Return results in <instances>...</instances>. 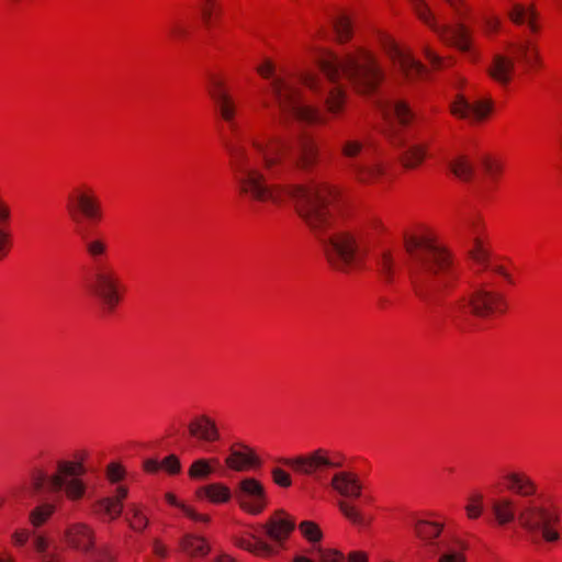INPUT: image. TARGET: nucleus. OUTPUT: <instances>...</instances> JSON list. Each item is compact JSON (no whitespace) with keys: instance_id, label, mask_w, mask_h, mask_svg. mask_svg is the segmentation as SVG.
<instances>
[{"instance_id":"f257e3e1","label":"nucleus","mask_w":562,"mask_h":562,"mask_svg":"<svg viewBox=\"0 0 562 562\" xmlns=\"http://www.w3.org/2000/svg\"><path fill=\"white\" fill-rule=\"evenodd\" d=\"M209 93L229 132L221 139L239 193L256 202L273 204L290 198L299 215L318 237L329 263L342 272L360 268L367 249L355 235L333 226L330 206L338 198L334 187L268 183L269 179H285L296 169L312 168L318 160L316 144L307 136H300L294 148L285 138L265 132L244 138L237 121V103L224 82L212 78Z\"/></svg>"},{"instance_id":"f03ea898","label":"nucleus","mask_w":562,"mask_h":562,"mask_svg":"<svg viewBox=\"0 0 562 562\" xmlns=\"http://www.w3.org/2000/svg\"><path fill=\"white\" fill-rule=\"evenodd\" d=\"M318 66L325 80L312 74H303L300 81L312 91L323 94L328 112L338 114L345 103V91L338 82L345 78L359 92L372 93L384 78V72L376 58L369 50L358 47L347 52L342 57L324 53Z\"/></svg>"},{"instance_id":"7ed1b4c3","label":"nucleus","mask_w":562,"mask_h":562,"mask_svg":"<svg viewBox=\"0 0 562 562\" xmlns=\"http://www.w3.org/2000/svg\"><path fill=\"white\" fill-rule=\"evenodd\" d=\"M86 468L82 461L58 459L54 471L48 473L43 469H35L31 475V487L34 493L41 494L38 504L29 513L32 530L20 529L12 533L15 547H23L35 532L43 528L57 512L58 506L66 498L77 503L85 498L88 485L83 480Z\"/></svg>"},{"instance_id":"20e7f679","label":"nucleus","mask_w":562,"mask_h":562,"mask_svg":"<svg viewBox=\"0 0 562 562\" xmlns=\"http://www.w3.org/2000/svg\"><path fill=\"white\" fill-rule=\"evenodd\" d=\"M411 257L409 278L415 294L428 306L442 303L452 280L449 255L429 236H404Z\"/></svg>"},{"instance_id":"39448f33","label":"nucleus","mask_w":562,"mask_h":562,"mask_svg":"<svg viewBox=\"0 0 562 562\" xmlns=\"http://www.w3.org/2000/svg\"><path fill=\"white\" fill-rule=\"evenodd\" d=\"M491 510L499 526L517 520L526 531L547 542L560 539L559 515L546 499H514L504 496L492 501Z\"/></svg>"},{"instance_id":"423d86ee","label":"nucleus","mask_w":562,"mask_h":562,"mask_svg":"<svg viewBox=\"0 0 562 562\" xmlns=\"http://www.w3.org/2000/svg\"><path fill=\"white\" fill-rule=\"evenodd\" d=\"M257 71L261 77L270 79L271 92L279 106L280 123L283 126L288 127L292 120L301 123L323 122L318 110L302 101L294 79L274 75V67L268 60Z\"/></svg>"},{"instance_id":"0eeeda50","label":"nucleus","mask_w":562,"mask_h":562,"mask_svg":"<svg viewBox=\"0 0 562 562\" xmlns=\"http://www.w3.org/2000/svg\"><path fill=\"white\" fill-rule=\"evenodd\" d=\"M85 249L91 260V276L88 289L102 304L112 312L122 297V284L115 269L106 261L108 244L102 238L85 240Z\"/></svg>"},{"instance_id":"6e6552de","label":"nucleus","mask_w":562,"mask_h":562,"mask_svg":"<svg viewBox=\"0 0 562 562\" xmlns=\"http://www.w3.org/2000/svg\"><path fill=\"white\" fill-rule=\"evenodd\" d=\"M515 61L525 71H531L541 66V57L538 46L531 40H524L510 45V56L496 54L487 68L490 77L499 85L510 82L516 67Z\"/></svg>"},{"instance_id":"1a4fd4ad","label":"nucleus","mask_w":562,"mask_h":562,"mask_svg":"<svg viewBox=\"0 0 562 562\" xmlns=\"http://www.w3.org/2000/svg\"><path fill=\"white\" fill-rule=\"evenodd\" d=\"M344 167L349 176L359 183L371 184L385 173L382 159L373 153L364 150V145L357 139H348L341 144Z\"/></svg>"},{"instance_id":"9d476101","label":"nucleus","mask_w":562,"mask_h":562,"mask_svg":"<svg viewBox=\"0 0 562 562\" xmlns=\"http://www.w3.org/2000/svg\"><path fill=\"white\" fill-rule=\"evenodd\" d=\"M344 462L342 454L323 448L313 450L307 454L283 460V464L318 483L327 482L328 471L341 468Z\"/></svg>"},{"instance_id":"9b49d317","label":"nucleus","mask_w":562,"mask_h":562,"mask_svg":"<svg viewBox=\"0 0 562 562\" xmlns=\"http://www.w3.org/2000/svg\"><path fill=\"white\" fill-rule=\"evenodd\" d=\"M64 540L69 548L83 553L87 562H113L114 560L106 548L94 547V531L85 522L69 524L64 531Z\"/></svg>"},{"instance_id":"f8f14e48","label":"nucleus","mask_w":562,"mask_h":562,"mask_svg":"<svg viewBox=\"0 0 562 562\" xmlns=\"http://www.w3.org/2000/svg\"><path fill=\"white\" fill-rule=\"evenodd\" d=\"M506 300L503 294L476 286L469 297H463L456 303V314L470 312L477 317H487L493 313H505Z\"/></svg>"},{"instance_id":"ddd939ff","label":"nucleus","mask_w":562,"mask_h":562,"mask_svg":"<svg viewBox=\"0 0 562 562\" xmlns=\"http://www.w3.org/2000/svg\"><path fill=\"white\" fill-rule=\"evenodd\" d=\"M422 21L429 25L435 32L440 34L443 41L457 46L462 52L470 49L468 30L461 23L456 26H440L435 22V18L424 0H409Z\"/></svg>"},{"instance_id":"4468645a","label":"nucleus","mask_w":562,"mask_h":562,"mask_svg":"<svg viewBox=\"0 0 562 562\" xmlns=\"http://www.w3.org/2000/svg\"><path fill=\"white\" fill-rule=\"evenodd\" d=\"M67 210L75 222L82 218L100 220L102 216L101 203L92 188L81 186L76 188L68 198Z\"/></svg>"},{"instance_id":"2eb2a0df","label":"nucleus","mask_w":562,"mask_h":562,"mask_svg":"<svg viewBox=\"0 0 562 562\" xmlns=\"http://www.w3.org/2000/svg\"><path fill=\"white\" fill-rule=\"evenodd\" d=\"M381 45L387 56L398 65L401 71L408 79L423 77L426 72L425 67L417 61L409 52L401 48L389 35H381Z\"/></svg>"},{"instance_id":"dca6fc26","label":"nucleus","mask_w":562,"mask_h":562,"mask_svg":"<svg viewBox=\"0 0 562 562\" xmlns=\"http://www.w3.org/2000/svg\"><path fill=\"white\" fill-rule=\"evenodd\" d=\"M235 497L244 510L254 515L261 513L266 506L265 488L259 481L252 477L239 482Z\"/></svg>"},{"instance_id":"f3484780","label":"nucleus","mask_w":562,"mask_h":562,"mask_svg":"<svg viewBox=\"0 0 562 562\" xmlns=\"http://www.w3.org/2000/svg\"><path fill=\"white\" fill-rule=\"evenodd\" d=\"M492 110L491 100L471 101L463 94H458L451 104V113L461 119H468L473 122L484 120Z\"/></svg>"},{"instance_id":"a211bd4d","label":"nucleus","mask_w":562,"mask_h":562,"mask_svg":"<svg viewBox=\"0 0 562 562\" xmlns=\"http://www.w3.org/2000/svg\"><path fill=\"white\" fill-rule=\"evenodd\" d=\"M416 536L423 541L425 549L436 555L445 547V539L437 540L442 531V525L427 520H416L414 525Z\"/></svg>"},{"instance_id":"6ab92c4d","label":"nucleus","mask_w":562,"mask_h":562,"mask_svg":"<svg viewBox=\"0 0 562 562\" xmlns=\"http://www.w3.org/2000/svg\"><path fill=\"white\" fill-rule=\"evenodd\" d=\"M504 480L506 481V488L520 496L519 499H543L537 496V485L526 473L507 472L504 474Z\"/></svg>"},{"instance_id":"aec40b11","label":"nucleus","mask_w":562,"mask_h":562,"mask_svg":"<svg viewBox=\"0 0 562 562\" xmlns=\"http://www.w3.org/2000/svg\"><path fill=\"white\" fill-rule=\"evenodd\" d=\"M266 535L280 546L295 528V520L283 512H277L262 527Z\"/></svg>"},{"instance_id":"412c9836","label":"nucleus","mask_w":562,"mask_h":562,"mask_svg":"<svg viewBox=\"0 0 562 562\" xmlns=\"http://www.w3.org/2000/svg\"><path fill=\"white\" fill-rule=\"evenodd\" d=\"M191 437L204 442H214L220 440V430L214 419L207 415L194 417L188 425Z\"/></svg>"},{"instance_id":"4be33fe9","label":"nucleus","mask_w":562,"mask_h":562,"mask_svg":"<svg viewBox=\"0 0 562 562\" xmlns=\"http://www.w3.org/2000/svg\"><path fill=\"white\" fill-rule=\"evenodd\" d=\"M127 488L119 486L114 496L102 497L94 502L93 512L98 515H104L110 520L116 519L123 509V501L127 496Z\"/></svg>"},{"instance_id":"5701e85b","label":"nucleus","mask_w":562,"mask_h":562,"mask_svg":"<svg viewBox=\"0 0 562 562\" xmlns=\"http://www.w3.org/2000/svg\"><path fill=\"white\" fill-rule=\"evenodd\" d=\"M329 484L344 497L358 498L361 495L362 485L355 473L347 471L336 472Z\"/></svg>"},{"instance_id":"b1692460","label":"nucleus","mask_w":562,"mask_h":562,"mask_svg":"<svg viewBox=\"0 0 562 562\" xmlns=\"http://www.w3.org/2000/svg\"><path fill=\"white\" fill-rule=\"evenodd\" d=\"M375 103L385 119H395L403 125L409 123L414 116L404 101L379 98Z\"/></svg>"},{"instance_id":"393cba45","label":"nucleus","mask_w":562,"mask_h":562,"mask_svg":"<svg viewBox=\"0 0 562 562\" xmlns=\"http://www.w3.org/2000/svg\"><path fill=\"white\" fill-rule=\"evenodd\" d=\"M400 159L405 168H415L422 164L426 156L427 146L413 138L400 142Z\"/></svg>"},{"instance_id":"a878e982","label":"nucleus","mask_w":562,"mask_h":562,"mask_svg":"<svg viewBox=\"0 0 562 562\" xmlns=\"http://www.w3.org/2000/svg\"><path fill=\"white\" fill-rule=\"evenodd\" d=\"M509 19L517 25L526 24L532 33H537L539 31V25L537 23L538 12L533 5H525L513 0H509Z\"/></svg>"},{"instance_id":"bb28decb","label":"nucleus","mask_w":562,"mask_h":562,"mask_svg":"<svg viewBox=\"0 0 562 562\" xmlns=\"http://www.w3.org/2000/svg\"><path fill=\"white\" fill-rule=\"evenodd\" d=\"M243 451L231 449V454L225 459L226 465L234 471H244L248 467H257L260 464L259 458L247 446L240 445Z\"/></svg>"},{"instance_id":"cd10ccee","label":"nucleus","mask_w":562,"mask_h":562,"mask_svg":"<svg viewBox=\"0 0 562 562\" xmlns=\"http://www.w3.org/2000/svg\"><path fill=\"white\" fill-rule=\"evenodd\" d=\"M180 548L192 558L205 557L210 551L206 540L192 533L183 536L180 541Z\"/></svg>"},{"instance_id":"c85d7f7f","label":"nucleus","mask_w":562,"mask_h":562,"mask_svg":"<svg viewBox=\"0 0 562 562\" xmlns=\"http://www.w3.org/2000/svg\"><path fill=\"white\" fill-rule=\"evenodd\" d=\"M199 497H205L212 503H226L229 501L232 493L231 490L220 483H213L202 486L198 490Z\"/></svg>"},{"instance_id":"c756f323","label":"nucleus","mask_w":562,"mask_h":562,"mask_svg":"<svg viewBox=\"0 0 562 562\" xmlns=\"http://www.w3.org/2000/svg\"><path fill=\"white\" fill-rule=\"evenodd\" d=\"M49 541L46 532H35L33 535V548L40 555V562H59L58 557L48 551Z\"/></svg>"},{"instance_id":"7c9ffc66","label":"nucleus","mask_w":562,"mask_h":562,"mask_svg":"<svg viewBox=\"0 0 562 562\" xmlns=\"http://www.w3.org/2000/svg\"><path fill=\"white\" fill-rule=\"evenodd\" d=\"M375 265L378 272L385 280V282H392L394 277V259L389 250H383L375 257Z\"/></svg>"},{"instance_id":"2f4dec72","label":"nucleus","mask_w":562,"mask_h":562,"mask_svg":"<svg viewBox=\"0 0 562 562\" xmlns=\"http://www.w3.org/2000/svg\"><path fill=\"white\" fill-rule=\"evenodd\" d=\"M451 172L463 181H469L473 173L474 167L465 156H459L449 162Z\"/></svg>"},{"instance_id":"473e14b6","label":"nucleus","mask_w":562,"mask_h":562,"mask_svg":"<svg viewBox=\"0 0 562 562\" xmlns=\"http://www.w3.org/2000/svg\"><path fill=\"white\" fill-rule=\"evenodd\" d=\"M333 26L339 42H346L351 37V22L349 16L345 13L333 19Z\"/></svg>"},{"instance_id":"72a5a7b5","label":"nucleus","mask_w":562,"mask_h":562,"mask_svg":"<svg viewBox=\"0 0 562 562\" xmlns=\"http://www.w3.org/2000/svg\"><path fill=\"white\" fill-rule=\"evenodd\" d=\"M470 258L483 269L490 267V252L483 246L482 241L476 237L473 240V246L469 249Z\"/></svg>"},{"instance_id":"f704fd0d","label":"nucleus","mask_w":562,"mask_h":562,"mask_svg":"<svg viewBox=\"0 0 562 562\" xmlns=\"http://www.w3.org/2000/svg\"><path fill=\"white\" fill-rule=\"evenodd\" d=\"M240 547L260 557H269L277 552V550L272 546L259 539H256L254 541L243 540L240 542Z\"/></svg>"},{"instance_id":"c9c22d12","label":"nucleus","mask_w":562,"mask_h":562,"mask_svg":"<svg viewBox=\"0 0 562 562\" xmlns=\"http://www.w3.org/2000/svg\"><path fill=\"white\" fill-rule=\"evenodd\" d=\"M198 8L204 25L211 27L213 16L220 12L217 0H200Z\"/></svg>"},{"instance_id":"e433bc0d","label":"nucleus","mask_w":562,"mask_h":562,"mask_svg":"<svg viewBox=\"0 0 562 562\" xmlns=\"http://www.w3.org/2000/svg\"><path fill=\"white\" fill-rule=\"evenodd\" d=\"M338 508L341 512V514L350 520L353 525L357 526H366L367 520L364 516L357 509L356 506L351 505L350 503L346 501H339L338 502Z\"/></svg>"},{"instance_id":"4c0bfd02","label":"nucleus","mask_w":562,"mask_h":562,"mask_svg":"<svg viewBox=\"0 0 562 562\" xmlns=\"http://www.w3.org/2000/svg\"><path fill=\"white\" fill-rule=\"evenodd\" d=\"M306 554L312 557L317 555L322 562H345V555L337 550H324L315 544L306 551Z\"/></svg>"},{"instance_id":"58836bf2","label":"nucleus","mask_w":562,"mask_h":562,"mask_svg":"<svg viewBox=\"0 0 562 562\" xmlns=\"http://www.w3.org/2000/svg\"><path fill=\"white\" fill-rule=\"evenodd\" d=\"M212 467L205 459L194 461L189 470V475L192 479H205L212 473Z\"/></svg>"},{"instance_id":"ea45409f","label":"nucleus","mask_w":562,"mask_h":562,"mask_svg":"<svg viewBox=\"0 0 562 562\" xmlns=\"http://www.w3.org/2000/svg\"><path fill=\"white\" fill-rule=\"evenodd\" d=\"M10 218V209L0 198V224L8 222ZM7 234L0 229V259L5 256Z\"/></svg>"},{"instance_id":"a19ab883","label":"nucleus","mask_w":562,"mask_h":562,"mask_svg":"<svg viewBox=\"0 0 562 562\" xmlns=\"http://www.w3.org/2000/svg\"><path fill=\"white\" fill-rule=\"evenodd\" d=\"M299 528L302 535L313 543L322 539V531L319 530L317 525H315L312 521H303L300 524Z\"/></svg>"},{"instance_id":"79ce46f5","label":"nucleus","mask_w":562,"mask_h":562,"mask_svg":"<svg viewBox=\"0 0 562 562\" xmlns=\"http://www.w3.org/2000/svg\"><path fill=\"white\" fill-rule=\"evenodd\" d=\"M483 496L481 494L472 495L469 498V504L465 506V512L469 518L475 519L481 516Z\"/></svg>"},{"instance_id":"37998d69","label":"nucleus","mask_w":562,"mask_h":562,"mask_svg":"<svg viewBox=\"0 0 562 562\" xmlns=\"http://www.w3.org/2000/svg\"><path fill=\"white\" fill-rule=\"evenodd\" d=\"M442 554L439 558V562H463L464 558L460 552L451 549L449 541L445 539V547L439 551Z\"/></svg>"},{"instance_id":"c03bdc74","label":"nucleus","mask_w":562,"mask_h":562,"mask_svg":"<svg viewBox=\"0 0 562 562\" xmlns=\"http://www.w3.org/2000/svg\"><path fill=\"white\" fill-rule=\"evenodd\" d=\"M131 512L133 513V518L130 520V526L137 531L144 530L148 524V519L140 513L136 505L131 507Z\"/></svg>"},{"instance_id":"a18cd8bd","label":"nucleus","mask_w":562,"mask_h":562,"mask_svg":"<svg viewBox=\"0 0 562 562\" xmlns=\"http://www.w3.org/2000/svg\"><path fill=\"white\" fill-rule=\"evenodd\" d=\"M161 468L165 469L167 472L175 474L180 472L181 464L180 460L177 456L170 454L167 458H165L161 462Z\"/></svg>"},{"instance_id":"49530a36","label":"nucleus","mask_w":562,"mask_h":562,"mask_svg":"<svg viewBox=\"0 0 562 562\" xmlns=\"http://www.w3.org/2000/svg\"><path fill=\"white\" fill-rule=\"evenodd\" d=\"M272 477L274 483L281 487H289L292 484L289 473L280 468H274L272 470Z\"/></svg>"},{"instance_id":"de8ad7c7","label":"nucleus","mask_w":562,"mask_h":562,"mask_svg":"<svg viewBox=\"0 0 562 562\" xmlns=\"http://www.w3.org/2000/svg\"><path fill=\"white\" fill-rule=\"evenodd\" d=\"M123 469L119 464L111 463L108 467V477L111 482H119L123 479Z\"/></svg>"},{"instance_id":"09e8293b","label":"nucleus","mask_w":562,"mask_h":562,"mask_svg":"<svg viewBox=\"0 0 562 562\" xmlns=\"http://www.w3.org/2000/svg\"><path fill=\"white\" fill-rule=\"evenodd\" d=\"M182 510L189 518H191L194 521L207 522L210 520L209 516L199 514L191 509L190 507L182 506Z\"/></svg>"},{"instance_id":"8fccbe9b","label":"nucleus","mask_w":562,"mask_h":562,"mask_svg":"<svg viewBox=\"0 0 562 562\" xmlns=\"http://www.w3.org/2000/svg\"><path fill=\"white\" fill-rule=\"evenodd\" d=\"M499 20L496 16H487L484 19V27L487 33L496 32L499 27Z\"/></svg>"},{"instance_id":"3c124183","label":"nucleus","mask_w":562,"mask_h":562,"mask_svg":"<svg viewBox=\"0 0 562 562\" xmlns=\"http://www.w3.org/2000/svg\"><path fill=\"white\" fill-rule=\"evenodd\" d=\"M425 55H426L427 59L430 61V64L435 68H440V67L443 66L445 61L436 53H434L431 49L426 47L425 48Z\"/></svg>"},{"instance_id":"603ef678","label":"nucleus","mask_w":562,"mask_h":562,"mask_svg":"<svg viewBox=\"0 0 562 562\" xmlns=\"http://www.w3.org/2000/svg\"><path fill=\"white\" fill-rule=\"evenodd\" d=\"M345 562H369V559L368 554L363 551H351Z\"/></svg>"},{"instance_id":"864d4df0","label":"nucleus","mask_w":562,"mask_h":562,"mask_svg":"<svg viewBox=\"0 0 562 562\" xmlns=\"http://www.w3.org/2000/svg\"><path fill=\"white\" fill-rule=\"evenodd\" d=\"M153 552L161 559L167 557V548L157 539L153 542Z\"/></svg>"},{"instance_id":"5fc2aeb1","label":"nucleus","mask_w":562,"mask_h":562,"mask_svg":"<svg viewBox=\"0 0 562 562\" xmlns=\"http://www.w3.org/2000/svg\"><path fill=\"white\" fill-rule=\"evenodd\" d=\"M171 33L176 36V37H179V38H184L188 36L189 34V31L187 27H184L183 25L177 23L172 26L171 29Z\"/></svg>"},{"instance_id":"6e6d98bb","label":"nucleus","mask_w":562,"mask_h":562,"mask_svg":"<svg viewBox=\"0 0 562 562\" xmlns=\"http://www.w3.org/2000/svg\"><path fill=\"white\" fill-rule=\"evenodd\" d=\"M447 2L458 14H462L464 11L463 0H443Z\"/></svg>"},{"instance_id":"4d7b16f0","label":"nucleus","mask_w":562,"mask_h":562,"mask_svg":"<svg viewBox=\"0 0 562 562\" xmlns=\"http://www.w3.org/2000/svg\"><path fill=\"white\" fill-rule=\"evenodd\" d=\"M144 467L147 472H157L159 469H161L160 462L154 459L147 460Z\"/></svg>"},{"instance_id":"13d9d810","label":"nucleus","mask_w":562,"mask_h":562,"mask_svg":"<svg viewBox=\"0 0 562 562\" xmlns=\"http://www.w3.org/2000/svg\"><path fill=\"white\" fill-rule=\"evenodd\" d=\"M491 269H492L495 273H497V274H499V276L504 277L505 279H507L508 281H510V276L508 274V272L506 271V269H505L503 266H501V265H495V266L491 267Z\"/></svg>"},{"instance_id":"bf43d9fd","label":"nucleus","mask_w":562,"mask_h":562,"mask_svg":"<svg viewBox=\"0 0 562 562\" xmlns=\"http://www.w3.org/2000/svg\"><path fill=\"white\" fill-rule=\"evenodd\" d=\"M482 165L486 171H488V172L494 171V164L491 160H488L487 158L483 159Z\"/></svg>"},{"instance_id":"052dcab7","label":"nucleus","mask_w":562,"mask_h":562,"mask_svg":"<svg viewBox=\"0 0 562 562\" xmlns=\"http://www.w3.org/2000/svg\"><path fill=\"white\" fill-rule=\"evenodd\" d=\"M293 562H314L313 559L308 558L306 554L296 555Z\"/></svg>"},{"instance_id":"680f3d73","label":"nucleus","mask_w":562,"mask_h":562,"mask_svg":"<svg viewBox=\"0 0 562 562\" xmlns=\"http://www.w3.org/2000/svg\"><path fill=\"white\" fill-rule=\"evenodd\" d=\"M0 562H15V558L11 554H0Z\"/></svg>"},{"instance_id":"e2e57ef3","label":"nucleus","mask_w":562,"mask_h":562,"mask_svg":"<svg viewBox=\"0 0 562 562\" xmlns=\"http://www.w3.org/2000/svg\"><path fill=\"white\" fill-rule=\"evenodd\" d=\"M215 562H235V560L231 555L223 554Z\"/></svg>"},{"instance_id":"0e129e2a","label":"nucleus","mask_w":562,"mask_h":562,"mask_svg":"<svg viewBox=\"0 0 562 562\" xmlns=\"http://www.w3.org/2000/svg\"><path fill=\"white\" fill-rule=\"evenodd\" d=\"M167 501L172 505H177L176 497L171 494L167 495Z\"/></svg>"},{"instance_id":"69168bd1","label":"nucleus","mask_w":562,"mask_h":562,"mask_svg":"<svg viewBox=\"0 0 562 562\" xmlns=\"http://www.w3.org/2000/svg\"><path fill=\"white\" fill-rule=\"evenodd\" d=\"M2 503H3V499H2V498H0V506L2 505Z\"/></svg>"}]
</instances>
